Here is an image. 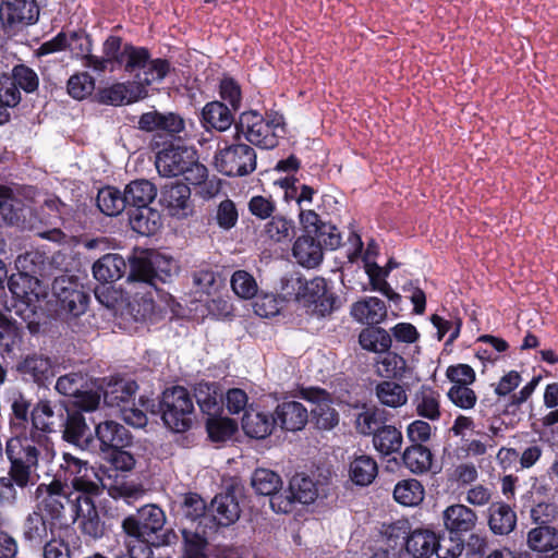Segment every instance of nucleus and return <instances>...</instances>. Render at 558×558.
<instances>
[{
    "instance_id": "nucleus-1",
    "label": "nucleus",
    "mask_w": 558,
    "mask_h": 558,
    "mask_svg": "<svg viewBox=\"0 0 558 558\" xmlns=\"http://www.w3.org/2000/svg\"><path fill=\"white\" fill-rule=\"evenodd\" d=\"M11 466L8 476L1 477V483L8 487L11 482L24 489L33 486L39 478L37 473L39 448L27 437H14L7 442L5 449Z\"/></svg>"
},
{
    "instance_id": "nucleus-2",
    "label": "nucleus",
    "mask_w": 558,
    "mask_h": 558,
    "mask_svg": "<svg viewBox=\"0 0 558 558\" xmlns=\"http://www.w3.org/2000/svg\"><path fill=\"white\" fill-rule=\"evenodd\" d=\"M156 168L162 177L183 175L191 184L197 185L207 178V169L198 161L193 147L171 145L159 151Z\"/></svg>"
},
{
    "instance_id": "nucleus-3",
    "label": "nucleus",
    "mask_w": 558,
    "mask_h": 558,
    "mask_svg": "<svg viewBox=\"0 0 558 558\" xmlns=\"http://www.w3.org/2000/svg\"><path fill=\"white\" fill-rule=\"evenodd\" d=\"M165 523L166 514L162 509L156 505H146L136 514L122 521L123 541L151 548L155 536L163 529Z\"/></svg>"
},
{
    "instance_id": "nucleus-4",
    "label": "nucleus",
    "mask_w": 558,
    "mask_h": 558,
    "mask_svg": "<svg viewBox=\"0 0 558 558\" xmlns=\"http://www.w3.org/2000/svg\"><path fill=\"white\" fill-rule=\"evenodd\" d=\"M240 128L250 143L264 149H271L284 134V120L278 112L263 117L256 111H247L241 114Z\"/></svg>"
},
{
    "instance_id": "nucleus-5",
    "label": "nucleus",
    "mask_w": 558,
    "mask_h": 558,
    "mask_svg": "<svg viewBox=\"0 0 558 558\" xmlns=\"http://www.w3.org/2000/svg\"><path fill=\"white\" fill-rule=\"evenodd\" d=\"M123 58L126 59V72L133 74L135 86L146 89L148 85L161 82L170 72V64L163 59H150L147 49L124 46Z\"/></svg>"
},
{
    "instance_id": "nucleus-6",
    "label": "nucleus",
    "mask_w": 558,
    "mask_h": 558,
    "mask_svg": "<svg viewBox=\"0 0 558 558\" xmlns=\"http://www.w3.org/2000/svg\"><path fill=\"white\" fill-rule=\"evenodd\" d=\"M160 410L161 418L169 429L183 433L192 426L194 405L185 388L167 389L162 393Z\"/></svg>"
},
{
    "instance_id": "nucleus-7",
    "label": "nucleus",
    "mask_w": 558,
    "mask_h": 558,
    "mask_svg": "<svg viewBox=\"0 0 558 558\" xmlns=\"http://www.w3.org/2000/svg\"><path fill=\"white\" fill-rule=\"evenodd\" d=\"M59 477L70 482L84 496H96L106 484L89 463L72 453L64 452L59 465Z\"/></svg>"
},
{
    "instance_id": "nucleus-8",
    "label": "nucleus",
    "mask_w": 558,
    "mask_h": 558,
    "mask_svg": "<svg viewBox=\"0 0 558 558\" xmlns=\"http://www.w3.org/2000/svg\"><path fill=\"white\" fill-rule=\"evenodd\" d=\"M39 258L37 253H26L16 259V267L21 269L17 274L10 276L8 286L11 293L27 306L35 307V303L43 294L39 280L31 275L35 272L28 264H34Z\"/></svg>"
},
{
    "instance_id": "nucleus-9",
    "label": "nucleus",
    "mask_w": 558,
    "mask_h": 558,
    "mask_svg": "<svg viewBox=\"0 0 558 558\" xmlns=\"http://www.w3.org/2000/svg\"><path fill=\"white\" fill-rule=\"evenodd\" d=\"M216 163L226 175L242 177L255 170L256 154L248 145H232L219 151Z\"/></svg>"
},
{
    "instance_id": "nucleus-10",
    "label": "nucleus",
    "mask_w": 558,
    "mask_h": 558,
    "mask_svg": "<svg viewBox=\"0 0 558 558\" xmlns=\"http://www.w3.org/2000/svg\"><path fill=\"white\" fill-rule=\"evenodd\" d=\"M56 390L74 398V404L84 411H94L100 403V393L88 387L86 378L80 373L60 376L56 383Z\"/></svg>"
},
{
    "instance_id": "nucleus-11",
    "label": "nucleus",
    "mask_w": 558,
    "mask_h": 558,
    "mask_svg": "<svg viewBox=\"0 0 558 558\" xmlns=\"http://www.w3.org/2000/svg\"><path fill=\"white\" fill-rule=\"evenodd\" d=\"M52 294L57 299L61 311L73 316H80L87 308L88 296L81 284L71 277L61 276L52 283Z\"/></svg>"
},
{
    "instance_id": "nucleus-12",
    "label": "nucleus",
    "mask_w": 558,
    "mask_h": 558,
    "mask_svg": "<svg viewBox=\"0 0 558 558\" xmlns=\"http://www.w3.org/2000/svg\"><path fill=\"white\" fill-rule=\"evenodd\" d=\"M160 205L168 216L184 220L194 214V203L190 187L180 182L166 184L160 192Z\"/></svg>"
},
{
    "instance_id": "nucleus-13",
    "label": "nucleus",
    "mask_w": 558,
    "mask_h": 558,
    "mask_svg": "<svg viewBox=\"0 0 558 558\" xmlns=\"http://www.w3.org/2000/svg\"><path fill=\"white\" fill-rule=\"evenodd\" d=\"M302 397L313 403L311 410L313 421L317 428L330 430L339 423V414L331 407L329 395L319 388H306L302 390Z\"/></svg>"
},
{
    "instance_id": "nucleus-14",
    "label": "nucleus",
    "mask_w": 558,
    "mask_h": 558,
    "mask_svg": "<svg viewBox=\"0 0 558 558\" xmlns=\"http://www.w3.org/2000/svg\"><path fill=\"white\" fill-rule=\"evenodd\" d=\"M96 391L104 396V401L108 407L117 408L120 411L123 407L132 403L137 385L131 379L109 378L105 379Z\"/></svg>"
},
{
    "instance_id": "nucleus-15",
    "label": "nucleus",
    "mask_w": 558,
    "mask_h": 558,
    "mask_svg": "<svg viewBox=\"0 0 558 558\" xmlns=\"http://www.w3.org/2000/svg\"><path fill=\"white\" fill-rule=\"evenodd\" d=\"M240 496V489L232 486L211 500L210 510L219 525L229 526L239 520L241 514Z\"/></svg>"
},
{
    "instance_id": "nucleus-16",
    "label": "nucleus",
    "mask_w": 558,
    "mask_h": 558,
    "mask_svg": "<svg viewBox=\"0 0 558 558\" xmlns=\"http://www.w3.org/2000/svg\"><path fill=\"white\" fill-rule=\"evenodd\" d=\"M39 16L35 0H3L0 4V20L5 26L33 24Z\"/></svg>"
},
{
    "instance_id": "nucleus-17",
    "label": "nucleus",
    "mask_w": 558,
    "mask_h": 558,
    "mask_svg": "<svg viewBox=\"0 0 558 558\" xmlns=\"http://www.w3.org/2000/svg\"><path fill=\"white\" fill-rule=\"evenodd\" d=\"M63 438L76 446L87 447L92 440V432L80 412L65 411L60 415L59 429Z\"/></svg>"
},
{
    "instance_id": "nucleus-18",
    "label": "nucleus",
    "mask_w": 558,
    "mask_h": 558,
    "mask_svg": "<svg viewBox=\"0 0 558 558\" xmlns=\"http://www.w3.org/2000/svg\"><path fill=\"white\" fill-rule=\"evenodd\" d=\"M17 371L25 380L43 385L56 375V365L46 355L32 354L24 357L17 365Z\"/></svg>"
},
{
    "instance_id": "nucleus-19",
    "label": "nucleus",
    "mask_w": 558,
    "mask_h": 558,
    "mask_svg": "<svg viewBox=\"0 0 558 558\" xmlns=\"http://www.w3.org/2000/svg\"><path fill=\"white\" fill-rule=\"evenodd\" d=\"M442 523L451 534H463L472 531L477 522L476 513L462 504L448 506L442 511Z\"/></svg>"
},
{
    "instance_id": "nucleus-20",
    "label": "nucleus",
    "mask_w": 558,
    "mask_h": 558,
    "mask_svg": "<svg viewBox=\"0 0 558 558\" xmlns=\"http://www.w3.org/2000/svg\"><path fill=\"white\" fill-rule=\"evenodd\" d=\"M291 288L295 300L303 306L310 307L311 305L324 304L327 286L323 278H314L312 280L295 278L291 280Z\"/></svg>"
},
{
    "instance_id": "nucleus-21",
    "label": "nucleus",
    "mask_w": 558,
    "mask_h": 558,
    "mask_svg": "<svg viewBox=\"0 0 558 558\" xmlns=\"http://www.w3.org/2000/svg\"><path fill=\"white\" fill-rule=\"evenodd\" d=\"M95 435L100 442V451L105 452L112 448H124L131 441L128 429L112 421L107 420L96 425Z\"/></svg>"
},
{
    "instance_id": "nucleus-22",
    "label": "nucleus",
    "mask_w": 558,
    "mask_h": 558,
    "mask_svg": "<svg viewBox=\"0 0 558 558\" xmlns=\"http://www.w3.org/2000/svg\"><path fill=\"white\" fill-rule=\"evenodd\" d=\"M275 415L276 424L290 432L302 429L308 420L307 409L298 401L282 402L276 408Z\"/></svg>"
},
{
    "instance_id": "nucleus-23",
    "label": "nucleus",
    "mask_w": 558,
    "mask_h": 558,
    "mask_svg": "<svg viewBox=\"0 0 558 558\" xmlns=\"http://www.w3.org/2000/svg\"><path fill=\"white\" fill-rule=\"evenodd\" d=\"M92 497L82 496L77 498V514L82 532L90 538L97 539L104 535L105 529Z\"/></svg>"
},
{
    "instance_id": "nucleus-24",
    "label": "nucleus",
    "mask_w": 558,
    "mask_h": 558,
    "mask_svg": "<svg viewBox=\"0 0 558 558\" xmlns=\"http://www.w3.org/2000/svg\"><path fill=\"white\" fill-rule=\"evenodd\" d=\"M148 95L147 89L142 86L129 83H116L100 92V99L102 102L119 106L130 104L145 98Z\"/></svg>"
},
{
    "instance_id": "nucleus-25",
    "label": "nucleus",
    "mask_w": 558,
    "mask_h": 558,
    "mask_svg": "<svg viewBox=\"0 0 558 558\" xmlns=\"http://www.w3.org/2000/svg\"><path fill=\"white\" fill-rule=\"evenodd\" d=\"M351 315L359 323L377 325L386 318L387 308L381 300L371 296L353 303Z\"/></svg>"
},
{
    "instance_id": "nucleus-26",
    "label": "nucleus",
    "mask_w": 558,
    "mask_h": 558,
    "mask_svg": "<svg viewBox=\"0 0 558 558\" xmlns=\"http://www.w3.org/2000/svg\"><path fill=\"white\" fill-rule=\"evenodd\" d=\"M124 48L121 50V39L116 36L109 37L104 44V57L93 54L86 56V65L95 71H105L113 62L124 64L126 70V59L123 58ZM113 70V66L110 68Z\"/></svg>"
},
{
    "instance_id": "nucleus-27",
    "label": "nucleus",
    "mask_w": 558,
    "mask_h": 558,
    "mask_svg": "<svg viewBox=\"0 0 558 558\" xmlns=\"http://www.w3.org/2000/svg\"><path fill=\"white\" fill-rule=\"evenodd\" d=\"M407 551L414 558H428L434 553L442 551V546L434 532L416 530L408 537Z\"/></svg>"
},
{
    "instance_id": "nucleus-28",
    "label": "nucleus",
    "mask_w": 558,
    "mask_h": 558,
    "mask_svg": "<svg viewBox=\"0 0 558 558\" xmlns=\"http://www.w3.org/2000/svg\"><path fill=\"white\" fill-rule=\"evenodd\" d=\"M130 225L135 232L148 236L161 228L162 218L158 210L144 206L130 211Z\"/></svg>"
},
{
    "instance_id": "nucleus-29",
    "label": "nucleus",
    "mask_w": 558,
    "mask_h": 558,
    "mask_svg": "<svg viewBox=\"0 0 558 558\" xmlns=\"http://www.w3.org/2000/svg\"><path fill=\"white\" fill-rule=\"evenodd\" d=\"M527 547L535 553H547L558 548V530L542 523L527 532Z\"/></svg>"
},
{
    "instance_id": "nucleus-30",
    "label": "nucleus",
    "mask_w": 558,
    "mask_h": 558,
    "mask_svg": "<svg viewBox=\"0 0 558 558\" xmlns=\"http://www.w3.org/2000/svg\"><path fill=\"white\" fill-rule=\"evenodd\" d=\"M276 421L266 413L256 411L252 408L245 411L242 420L244 433L257 439L266 438L275 428Z\"/></svg>"
},
{
    "instance_id": "nucleus-31",
    "label": "nucleus",
    "mask_w": 558,
    "mask_h": 558,
    "mask_svg": "<svg viewBox=\"0 0 558 558\" xmlns=\"http://www.w3.org/2000/svg\"><path fill=\"white\" fill-rule=\"evenodd\" d=\"M418 416L436 421L440 416V395L428 386H421L413 397Z\"/></svg>"
},
{
    "instance_id": "nucleus-32",
    "label": "nucleus",
    "mask_w": 558,
    "mask_h": 558,
    "mask_svg": "<svg viewBox=\"0 0 558 558\" xmlns=\"http://www.w3.org/2000/svg\"><path fill=\"white\" fill-rule=\"evenodd\" d=\"M23 533L29 542L41 544L49 535L54 536V522L49 521L40 511L35 510L26 518Z\"/></svg>"
},
{
    "instance_id": "nucleus-33",
    "label": "nucleus",
    "mask_w": 558,
    "mask_h": 558,
    "mask_svg": "<svg viewBox=\"0 0 558 558\" xmlns=\"http://www.w3.org/2000/svg\"><path fill=\"white\" fill-rule=\"evenodd\" d=\"M126 268L122 256L107 254L99 258L93 266L94 277L101 282H110L120 279Z\"/></svg>"
},
{
    "instance_id": "nucleus-34",
    "label": "nucleus",
    "mask_w": 558,
    "mask_h": 558,
    "mask_svg": "<svg viewBox=\"0 0 558 558\" xmlns=\"http://www.w3.org/2000/svg\"><path fill=\"white\" fill-rule=\"evenodd\" d=\"M293 255L300 265L314 268L323 259V250L312 236H301L294 243Z\"/></svg>"
},
{
    "instance_id": "nucleus-35",
    "label": "nucleus",
    "mask_w": 558,
    "mask_h": 558,
    "mask_svg": "<svg viewBox=\"0 0 558 558\" xmlns=\"http://www.w3.org/2000/svg\"><path fill=\"white\" fill-rule=\"evenodd\" d=\"M488 524L495 534L507 535L515 527V512L508 505L493 504L489 508Z\"/></svg>"
},
{
    "instance_id": "nucleus-36",
    "label": "nucleus",
    "mask_w": 558,
    "mask_h": 558,
    "mask_svg": "<svg viewBox=\"0 0 558 558\" xmlns=\"http://www.w3.org/2000/svg\"><path fill=\"white\" fill-rule=\"evenodd\" d=\"M202 118L206 126L217 131H226L233 123L231 109L220 101L208 102L203 108Z\"/></svg>"
},
{
    "instance_id": "nucleus-37",
    "label": "nucleus",
    "mask_w": 558,
    "mask_h": 558,
    "mask_svg": "<svg viewBox=\"0 0 558 558\" xmlns=\"http://www.w3.org/2000/svg\"><path fill=\"white\" fill-rule=\"evenodd\" d=\"M126 204L140 208L149 206L157 195L155 185L148 180H135L124 190Z\"/></svg>"
},
{
    "instance_id": "nucleus-38",
    "label": "nucleus",
    "mask_w": 558,
    "mask_h": 558,
    "mask_svg": "<svg viewBox=\"0 0 558 558\" xmlns=\"http://www.w3.org/2000/svg\"><path fill=\"white\" fill-rule=\"evenodd\" d=\"M375 396L381 405L397 409L408 402L405 388L392 380H383L375 387Z\"/></svg>"
},
{
    "instance_id": "nucleus-39",
    "label": "nucleus",
    "mask_w": 558,
    "mask_h": 558,
    "mask_svg": "<svg viewBox=\"0 0 558 558\" xmlns=\"http://www.w3.org/2000/svg\"><path fill=\"white\" fill-rule=\"evenodd\" d=\"M62 408L51 407L48 402H39L32 413L33 424L43 432H57L59 429L60 415H64Z\"/></svg>"
},
{
    "instance_id": "nucleus-40",
    "label": "nucleus",
    "mask_w": 558,
    "mask_h": 558,
    "mask_svg": "<svg viewBox=\"0 0 558 558\" xmlns=\"http://www.w3.org/2000/svg\"><path fill=\"white\" fill-rule=\"evenodd\" d=\"M61 485L53 483L50 486H46L47 495L38 504L36 510L40 511L43 515L54 522V520L62 517L64 510V495L60 493Z\"/></svg>"
},
{
    "instance_id": "nucleus-41",
    "label": "nucleus",
    "mask_w": 558,
    "mask_h": 558,
    "mask_svg": "<svg viewBox=\"0 0 558 558\" xmlns=\"http://www.w3.org/2000/svg\"><path fill=\"white\" fill-rule=\"evenodd\" d=\"M25 206L11 189L0 185V215L10 225H17L24 215Z\"/></svg>"
},
{
    "instance_id": "nucleus-42",
    "label": "nucleus",
    "mask_w": 558,
    "mask_h": 558,
    "mask_svg": "<svg viewBox=\"0 0 558 558\" xmlns=\"http://www.w3.org/2000/svg\"><path fill=\"white\" fill-rule=\"evenodd\" d=\"M196 402L208 416L217 415L220 411L221 393L216 384L199 383L195 387Z\"/></svg>"
},
{
    "instance_id": "nucleus-43",
    "label": "nucleus",
    "mask_w": 558,
    "mask_h": 558,
    "mask_svg": "<svg viewBox=\"0 0 558 558\" xmlns=\"http://www.w3.org/2000/svg\"><path fill=\"white\" fill-rule=\"evenodd\" d=\"M359 342L364 350L381 354L391 348V336L383 328H365L359 336Z\"/></svg>"
},
{
    "instance_id": "nucleus-44",
    "label": "nucleus",
    "mask_w": 558,
    "mask_h": 558,
    "mask_svg": "<svg viewBox=\"0 0 558 558\" xmlns=\"http://www.w3.org/2000/svg\"><path fill=\"white\" fill-rule=\"evenodd\" d=\"M393 498L403 506H417L424 499V487L414 478L401 481L395 486Z\"/></svg>"
},
{
    "instance_id": "nucleus-45",
    "label": "nucleus",
    "mask_w": 558,
    "mask_h": 558,
    "mask_svg": "<svg viewBox=\"0 0 558 558\" xmlns=\"http://www.w3.org/2000/svg\"><path fill=\"white\" fill-rule=\"evenodd\" d=\"M377 464L368 456L356 457L350 464L349 474L356 485H369L377 475Z\"/></svg>"
},
{
    "instance_id": "nucleus-46",
    "label": "nucleus",
    "mask_w": 558,
    "mask_h": 558,
    "mask_svg": "<svg viewBox=\"0 0 558 558\" xmlns=\"http://www.w3.org/2000/svg\"><path fill=\"white\" fill-rule=\"evenodd\" d=\"M432 460L430 450L422 445H412L403 453L405 466L416 474L427 472L430 469Z\"/></svg>"
},
{
    "instance_id": "nucleus-47",
    "label": "nucleus",
    "mask_w": 558,
    "mask_h": 558,
    "mask_svg": "<svg viewBox=\"0 0 558 558\" xmlns=\"http://www.w3.org/2000/svg\"><path fill=\"white\" fill-rule=\"evenodd\" d=\"M289 489L295 501L304 505L314 502L318 496L316 484L304 474H295L290 481Z\"/></svg>"
},
{
    "instance_id": "nucleus-48",
    "label": "nucleus",
    "mask_w": 558,
    "mask_h": 558,
    "mask_svg": "<svg viewBox=\"0 0 558 558\" xmlns=\"http://www.w3.org/2000/svg\"><path fill=\"white\" fill-rule=\"evenodd\" d=\"M376 367L380 376L402 378L407 371V362L401 355L388 350L377 357Z\"/></svg>"
},
{
    "instance_id": "nucleus-49",
    "label": "nucleus",
    "mask_w": 558,
    "mask_h": 558,
    "mask_svg": "<svg viewBox=\"0 0 558 558\" xmlns=\"http://www.w3.org/2000/svg\"><path fill=\"white\" fill-rule=\"evenodd\" d=\"M140 407L132 400L131 404L123 407L119 412L123 421L136 428H142L147 424L148 411L154 412L155 404L149 399L140 398Z\"/></svg>"
},
{
    "instance_id": "nucleus-50",
    "label": "nucleus",
    "mask_w": 558,
    "mask_h": 558,
    "mask_svg": "<svg viewBox=\"0 0 558 558\" xmlns=\"http://www.w3.org/2000/svg\"><path fill=\"white\" fill-rule=\"evenodd\" d=\"M98 208L107 216H117L125 208L126 201L124 193L113 187H105L97 195Z\"/></svg>"
},
{
    "instance_id": "nucleus-51",
    "label": "nucleus",
    "mask_w": 558,
    "mask_h": 558,
    "mask_svg": "<svg viewBox=\"0 0 558 558\" xmlns=\"http://www.w3.org/2000/svg\"><path fill=\"white\" fill-rule=\"evenodd\" d=\"M373 442L379 452L390 454L401 448L402 434L395 426H381L374 435Z\"/></svg>"
},
{
    "instance_id": "nucleus-52",
    "label": "nucleus",
    "mask_w": 558,
    "mask_h": 558,
    "mask_svg": "<svg viewBox=\"0 0 558 558\" xmlns=\"http://www.w3.org/2000/svg\"><path fill=\"white\" fill-rule=\"evenodd\" d=\"M252 487L259 495L270 496L282 485L281 478L268 469H257L251 478Z\"/></svg>"
},
{
    "instance_id": "nucleus-53",
    "label": "nucleus",
    "mask_w": 558,
    "mask_h": 558,
    "mask_svg": "<svg viewBox=\"0 0 558 558\" xmlns=\"http://www.w3.org/2000/svg\"><path fill=\"white\" fill-rule=\"evenodd\" d=\"M294 230L295 228L292 220L277 216L265 225L264 232L269 240L283 243L293 239Z\"/></svg>"
},
{
    "instance_id": "nucleus-54",
    "label": "nucleus",
    "mask_w": 558,
    "mask_h": 558,
    "mask_svg": "<svg viewBox=\"0 0 558 558\" xmlns=\"http://www.w3.org/2000/svg\"><path fill=\"white\" fill-rule=\"evenodd\" d=\"M207 432L209 437L215 441H223L236 432V423L225 416L211 415L207 420Z\"/></svg>"
},
{
    "instance_id": "nucleus-55",
    "label": "nucleus",
    "mask_w": 558,
    "mask_h": 558,
    "mask_svg": "<svg viewBox=\"0 0 558 558\" xmlns=\"http://www.w3.org/2000/svg\"><path fill=\"white\" fill-rule=\"evenodd\" d=\"M380 411L376 408L364 407L355 417V428L362 435L376 434L381 427Z\"/></svg>"
},
{
    "instance_id": "nucleus-56",
    "label": "nucleus",
    "mask_w": 558,
    "mask_h": 558,
    "mask_svg": "<svg viewBox=\"0 0 558 558\" xmlns=\"http://www.w3.org/2000/svg\"><path fill=\"white\" fill-rule=\"evenodd\" d=\"M231 288L241 299H252L257 294L258 286L255 278L245 270H236L231 277Z\"/></svg>"
},
{
    "instance_id": "nucleus-57",
    "label": "nucleus",
    "mask_w": 558,
    "mask_h": 558,
    "mask_svg": "<svg viewBox=\"0 0 558 558\" xmlns=\"http://www.w3.org/2000/svg\"><path fill=\"white\" fill-rule=\"evenodd\" d=\"M17 88L23 89L26 93L35 92L39 86V77L37 73L24 65H15L12 70V76H10Z\"/></svg>"
},
{
    "instance_id": "nucleus-58",
    "label": "nucleus",
    "mask_w": 558,
    "mask_h": 558,
    "mask_svg": "<svg viewBox=\"0 0 558 558\" xmlns=\"http://www.w3.org/2000/svg\"><path fill=\"white\" fill-rule=\"evenodd\" d=\"M365 271L369 278L372 289L383 293L390 300L399 299V294L396 293L390 284L384 279L383 268L375 263H368L365 266Z\"/></svg>"
},
{
    "instance_id": "nucleus-59",
    "label": "nucleus",
    "mask_w": 558,
    "mask_h": 558,
    "mask_svg": "<svg viewBox=\"0 0 558 558\" xmlns=\"http://www.w3.org/2000/svg\"><path fill=\"white\" fill-rule=\"evenodd\" d=\"M94 88V78L87 73L74 74L68 81V92L75 99H84Z\"/></svg>"
},
{
    "instance_id": "nucleus-60",
    "label": "nucleus",
    "mask_w": 558,
    "mask_h": 558,
    "mask_svg": "<svg viewBox=\"0 0 558 558\" xmlns=\"http://www.w3.org/2000/svg\"><path fill=\"white\" fill-rule=\"evenodd\" d=\"M447 396L456 407L463 410L473 409L477 401L476 393L469 386H452Z\"/></svg>"
},
{
    "instance_id": "nucleus-61",
    "label": "nucleus",
    "mask_w": 558,
    "mask_h": 558,
    "mask_svg": "<svg viewBox=\"0 0 558 558\" xmlns=\"http://www.w3.org/2000/svg\"><path fill=\"white\" fill-rule=\"evenodd\" d=\"M184 551L181 558H207L205 547L206 539L197 533L183 530Z\"/></svg>"
},
{
    "instance_id": "nucleus-62",
    "label": "nucleus",
    "mask_w": 558,
    "mask_h": 558,
    "mask_svg": "<svg viewBox=\"0 0 558 558\" xmlns=\"http://www.w3.org/2000/svg\"><path fill=\"white\" fill-rule=\"evenodd\" d=\"M131 267L134 276L143 281L154 279L153 253L142 252L131 260Z\"/></svg>"
},
{
    "instance_id": "nucleus-63",
    "label": "nucleus",
    "mask_w": 558,
    "mask_h": 558,
    "mask_svg": "<svg viewBox=\"0 0 558 558\" xmlns=\"http://www.w3.org/2000/svg\"><path fill=\"white\" fill-rule=\"evenodd\" d=\"M153 253L154 278L161 281L170 279L178 271V263L170 256L157 252Z\"/></svg>"
},
{
    "instance_id": "nucleus-64",
    "label": "nucleus",
    "mask_w": 558,
    "mask_h": 558,
    "mask_svg": "<svg viewBox=\"0 0 558 558\" xmlns=\"http://www.w3.org/2000/svg\"><path fill=\"white\" fill-rule=\"evenodd\" d=\"M283 301L274 294H265L254 303V312L260 317H272L279 314L282 308Z\"/></svg>"
}]
</instances>
